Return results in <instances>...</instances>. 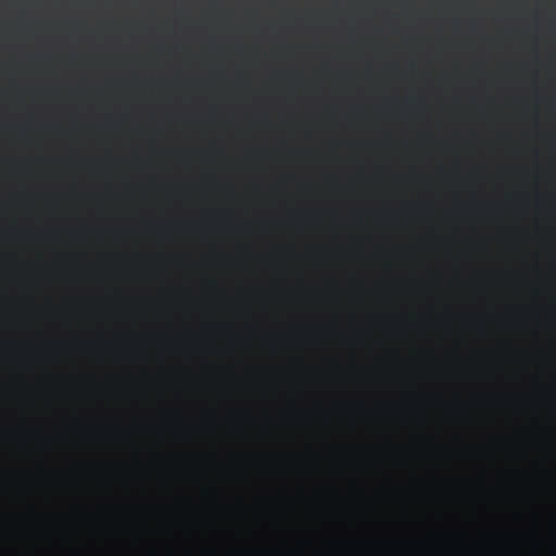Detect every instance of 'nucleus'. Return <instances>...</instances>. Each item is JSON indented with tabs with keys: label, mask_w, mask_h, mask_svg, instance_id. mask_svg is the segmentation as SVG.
<instances>
[{
	"label": "nucleus",
	"mask_w": 556,
	"mask_h": 556,
	"mask_svg": "<svg viewBox=\"0 0 556 556\" xmlns=\"http://www.w3.org/2000/svg\"><path fill=\"white\" fill-rule=\"evenodd\" d=\"M222 510H223V515L226 516L227 519H232L231 509L227 508V509H222Z\"/></svg>",
	"instance_id": "39448f33"
},
{
	"label": "nucleus",
	"mask_w": 556,
	"mask_h": 556,
	"mask_svg": "<svg viewBox=\"0 0 556 556\" xmlns=\"http://www.w3.org/2000/svg\"><path fill=\"white\" fill-rule=\"evenodd\" d=\"M269 516H271V519H275V520H285V513H276V511H271L269 513Z\"/></svg>",
	"instance_id": "20e7f679"
},
{
	"label": "nucleus",
	"mask_w": 556,
	"mask_h": 556,
	"mask_svg": "<svg viewBox=\"0 0 556 556\" xmlns=\"http://www.w3.org/2000/svg\"><path fill=\"white\" fill-rule=\"evenodd\" d=\"M193 511H197V509H192V513H190L189 509L173 508L169 506H137V520H139L140 523L143 521L188 522L192 519L191 516L194 515Z\"/></svg>",
	"instance_id": "f03ea898"
},
{
	"label": "nucleus",
	"mask_w": 556,
	"mask_h": 556,
	"mask_svg": "<svg viewBox=\"0 0 556 556\" xmlns=\"http://www.w3.org/2000/svg\"><path fill=\"white\" fill-rule=\"evenodd\" d=\"M197 515H199L201 517V519H206V520H216L217 516H219V513H216V510H206V509H201L199 513H197Z\"/></svg>",
	"instance_id": "7ed1b4c3"
},
{
	"label": "nucleus",
	"mask_w": 556,
	"mask_h": 556,
	"mask_svg": "<svg viewBox=\"0 0 556 556\" xmlns=\"http://www.w3.org/2000/svg\"><path fill=\"white\" fill-rule=\"evenodd\" d=\"M78 521L89 525L109 521L138 522L137 506H98L91 513L84 505H74L68 514L38 513L34 506H28L24 513L0 514V523L72 525Z\"/></svg>",
	"instance_id": "f257e3e1"
}]
</instances>
